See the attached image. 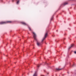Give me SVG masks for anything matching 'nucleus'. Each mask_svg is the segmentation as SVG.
<instances>
[{
  "mask_svg": "<svg viewBox=\"0 0 76 76\" xmlns=\"http://www.w3.org/2000/svg\"><path fill=\"white\" fill-rule=\"evenodd\" d=\"M47 32L45 34V37L43 38V39H42L41 42H40L38 41H37V46H41V44H42V43L43 42V41L45 38L46 37H47Z\"/></svg>",
  "mask_w": 76,
  "mask_h": 76,
  "instance_id": "1",
  "label": "nucleus"
},
{
  "mask_svg": "<svg viewBox=\"0 0 76 76\" xmlns=\"http://www.w3.org/2000/svg\"><path fill=\"white\" fill-rule=\"evenodd\" d=\"M53 17L51 18V20H53Z\"/></svg>",
  "mask_w": 76,
  "mask_h": 76,
  "instance_id": "12",
  "label": "nucleus"
},
{
  "mask_svg": "<svg viewBox=\"0 0 76 76\" xmlns=\"http://www.w3.org/2000/svg\"><path fill=\"white\" fill-rule=\"evenodd\" d=\"M12 21H8L7 22H1L0 23V24L2 25L3 24H5L6 23H11Z\"/></svg>",
  "mask_w": 76,
  "mask_h": 76,
  "instance_id": "2",
  "label": "nucleus"
},
{
  "mask_svg": "<svg viewBox=\"0 0 76 76\" xmlns=\"http://www.w3.org/2000/svg\"><path fill=\"white\" fill-rule=\"evenodd\" d=\"M74 66V64H73L72 65V67H73V66Z\"/></svg>",
  "mask_w": 76,
  "mask_h": 76,
  "instance_id": "14",
  "label": "nucleus"
},
{
  "mask_svg": "<svg viewBox=\"0 0 76 76\" xmlns=\"http://www.w3.org/2000/svg\"><path fill=\"white\" fill-rule=\"evenodd\" d=\"M75 54H76V51L74 52Z\"/></svg>",
  "mask_w": 76,
  "mask_h": 76,
  "instance_id": "13",
  "label": "nucleus"
},
{
  "mask_svg": "<svg viewBox=\"0 0 76 76\" xmlns=\"http://www.w3.org/2000/svg\"><path fill=\"white\" fill-rule=\"evenodd\" d=\"M56 70H61V69H59L58 68H56Z\"/></svg>",
  "mask_w": 76,
  "mask_h": 76,
  "instance_id": "8",
  "label": "nucleus"
},
{
  "mask_svg": "<svg viewBox=\"0 0 76 76\" xmlns=\"http://www.w3.org/2000/svg\"><path fill=\"white\" fill-rule=\"evenodd\" d=\"M12 1H14V0H12Z\"/></svg>",
  "mask_w": 76,
  "mask_h": 76,
  "instance_id": "15",
  "label": "nucleus"
},
{
  "mask_svg": "<svg viewBox=\"0 0 76 76\" xmlns=\"http://www.w3.org/2000/svg\"><path fill=\"white\" fill-rule=\"evenodd\" d=\"M73 45H74L73 44L71 45V46L69 47V48H68V49L70 50L71 48H72L73 47Z\"/></svg>",
  "mask_w": 76,
  "mask_h": 76,
  "instance_id": "5",
  "label": "nucleus"
},
{
  "mask_svg": "<svg viewBox=\"0 0 76 76\" xmlns=\"http://www.w3.org/2000/svg\"><path fill=\"white\" fill-rule=\"evenodd\" d=\"M28 29H29V30H30V31H32V30L31 29V28L30 27L28 26Z\"/></svg>",
  "mask_w": 76,
  "mask_h": 76,
  "instance_id": "9",
  "label": "nucleus"
},
{
  "mask_svg": "<svg viewBox=\"0 0 76 76\" xmlns=\"http://www.w3.org/2000/svg\"><path fill=\"white\" fill-rule=\"evenodd\" d=\"M37 66V67H38H38H39L40 66V65H38Z\"/></svg>",
  "mask_w": 76,
  "mask_h": 76,
  "instance_id": "11",
  "label": "nucleus"
},
{
  "mask_svg": "<svg viewBox=\"0 0 76 76\" xmlns=\"http://www.w3.org/2000/svg\"><path fill=\"white\" fill-rule=\"evenodd\" d=\"M67 4H68V2H65L64 3L63 5L64 6H65L66 5H67Z\"/></svg>",
  "mask_w": 76,
  "mask_h": 76,
  "instance_id": "6",
  "label": "nucleus"
},
{
  "mask_svg": "<svg viewBox=\"0 0 76 76\" xmlns=\"http://www.w3.org/2000/svg\"><path fill=\"white\" fill-rule=\"evenodd\" d=\"M21 23L22 24H23V25H27V24L25 22H22Z\"/></svg>",
  "mask_w": 76,
  "mask_h": 76,
  "instance_id": "7",
  "label": "nucleus"
},
{
  "mask_svg": "<svg viewBox=\"0 0 76 76\" xmlns=\"http://www.w3.org/2000/svg\"><path fill=\"white\" fill-rule=\"evenodd\" d=\"M32 33L34 34L33 37L34 38V39L36 41H37V38H36V37H37V35H36V34H35V33L34 32H33Z\"/></svg>",
  "mask_w": 76,
  "mask_h": 76,
  "instance_id": "3",
  "label": "nucleus"
},
{
  "mask_svg": "<svg viewBox=\"0 0 76 76\" xmlns=\"http://www.w3.org/2000/svg\"><path fill=\"white\" fill-rule=\"evenodd\" d=\"M37 75H38V74H37V72H35V73L34 74L33 76H38Z\"/></svg>",
  "mask_w": 76,
  "mask_h": 76,
  "instance_id": "4",
  "label": "nucleus"
},
{
  "mask_svg": "<svg viewBox=\"0 0 76 76\" xmlns=\"http://www.w3.org/2000/svg\"><path fill=\"white\" fill-rule=\"evenodd\" d=\"M19 1H18L17 2V4H19Z\"/></svg>",
  "mask_w": 76,
  "mask_h": 76,
  "instance_id": "10",
  "label": "nucleus"
}]
</instances>
